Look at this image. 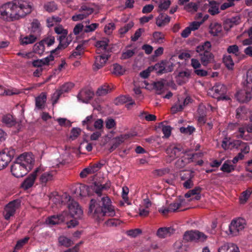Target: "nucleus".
<instances>
[{"label": "nucleus", "mask_w": 252, "mask_h": 252, "mask_svg": "<svg viewBox=\"0 0 252 252\" xmlns=\"http://www.w3.org/2000/svg\"><path fill=\"white\" fill-rule=\"evenodd\" d=\"M175 232V229L171 227H160L157 232V235L160 238H164L170 236Z\"/></svg>", "instance_id": "aec40b11"}, {"label": "nucleus", "mask_w": 252, "mask_h": 252, "mask_svg": "<svg viewBox=\"0 0 252 252\" xmlns=\"http://www.w3.org/2000/svg\"><path fill=\"white\" fill-rule=\"evenodd\" d=\"M49 198L50 201L55 204H60L63 202L61 196L57 194H54L53 193L50 195Z\"/></svg>", "instance_id": "ea45409f"}, {"label": "nucleus", "mask_w": 252, "mask_h": 252, "mask_svg": "<svg viewBox=\"0 0 252 252\" xmlns=\"http://www.w3.org/2000/svg\"><path fill=\"white\" fill-rule=\"evenodd\" d=\"M98 26V24L93 23L90 25L86 26L84 30L85 32H89L94 31Z\"/></svg>", "instance_id": "338daca9"}, {"label": "nucleus", "mask_w": 252, "mask_h": 252, "mask_svg": "<svg viewBox=\"0 0 252 252\" xmlns=\"http://www.w3.org/2000/svg\"><path fill=\"white\" fill-rule=\"evenodd\" d=\"M94 119L93 115H90L87 117L85 120L82 121V125L86 126L87 129L90 130H93V129L90 127V126L92 124L94 121Z\"/></svg>", "instance_id": "e433bc0d"}, {"label": "nucleus", "mask_w": 252, "mask_h": 252, "mask_svg": "<svg viewBox=\"0 0 252 252\" xmlns=\"http://www.w3.org/2000/svg\"><path fill=\"white\" fill-rule=\"evenodd\" d=\"M145 31L144 29L140 28L138 29L135 32L133 36L131 37V40L133 41H137L138 38L141 36L142 32H144Z\"/></svg>", "instance_id": "bf43d9fd"}, {"label": "nucleus", "mask_w": 252, "mask_h": 252, "mask_svg": "<svg viewBox=\"0 0 252 252\" xmlns=\"http://www.w3.org/2000/svg\"><path fill=\"white\" fill-rule=\"evenodd\" d=\"M212 90L215 92L213 97L216 98L218 100H227L230 99L228 96L225 95L227 88L223 84L221 83L216 84L212 88Z\"/></svg>", "instance_id": "1a4fd4ad"}, {"label": "nucleus", "mask_w": 252, "mask_h": 252, "mask_svg": "<svg viewBox=\"0 0 252 252\" xmlns=\"http://www.w3.org/2000/svg\"><path fill=\"white\" fill-rule=\"evenodd\" d=\"M109 42V40L107 38H104L102 40L97 41L95 44V46L97 48L96 53L100 54L102 51L108 53L111 52V49L108 48Z\"/></svg>", "instance_id": "dca6fc26"}, {"label": "nucleus", "mask_w": 252, "mask_h": 252, "mask_svg": "<svg viewBox=\"0 0 252 252\" xmlns=\"http://www.w3.org/2000/svg\"><path fill=\"white\" fill-rule=\"evenodd\" d=\"M207 236L203 232L198 230L186 231L183 235V240L186 242H204Z\"/></svg>", "instance_id": "0eeeda50"}, {"label": "nucleus", "mask_w": 252, "mask_h": 252, "mask_svg": "<svg viewBox=\"0 0 252 252\" xmlns=\"http://www.w3.org/2000/svg\"><path fill=\"white\" fill-rule=\"evenodd\" d=\"M20 44L26 45L32 43V33L28 36H23L22 35L20 37Z\"/></svg>", "instance_id": "37998d69"}, {"label": "nucleus", "mask_w": 252, "mask_h": 252, "mask_svg": "<svg viewBox=\"0 0 252 252\" xmlns=\"http://www.w3.org/2000/svg\"><path fill=\"white\" fill-rule=\"evenodd\" d=\"M126 71L125 68L118 63H114L113 64V73L117 75L121 76L123 75Z\"/></svg>", "instance_id": "7c9ffc66"}, {"label": "nucleus", "mask_w": 252, "mask_h": 252, "mask_svg": "<svg viewBox=\"0 0 252 252\" xmlns=\"http://www.w3.org/2000/svg\"><path fill=\"white\" fill-rule=\"evenodd\" d=\"M184 9L188 12H196L198 10V4L189 2L185 6Z\"/></svg>", "instance_id": "79ce46f5"}, {"label": "nucleus", "mask_w": 252, "mask_h": 252, "mask_svg": "<svg viewBox=\"0 0 252 252\" xmlns=\"http://www.w3.org/2000/svg\"><path fill=\"white\" fill-rule=\"evenodd\" d=\"M32 43L38 39L41 35V28L40 24L37 19L32 20Z\"/></svg>", "instance_id": "a211bd4d"}, {"label": "nucleus", "mask_w": 252, "mask_h": 252, "mask_svg": "<svg viewBox=\"0 0 252 252\" xmlns=\"http://www.w3.org/2000/svg\"><path fill=\"white\" fill-rule=\"evenodd\" d=\"M116 100L117 101L116 104L119 105L126 103L129 101H132V98L129 96L121 95L117 97Z\"/></svg>", "instance_id": "c03bdc74"}, {"label": "nucleus", "mask_w": 252, "mask_h": 252, "mask_svg": "<svg viewBox=\"0 0 252 252\" xmlns=\"http://www.w3.org/2000/svg\"><path fill=\"white\" fill-rule=\"evenodd\" d=\"M47 96L45 93H42L35 98V106L39 109H43L45 108Z\"/></svg>", "instance_id": "5701e85b"}, {"label": "nucleus", "mask_w": 252, "mask_h": 252, "mask_svg": "<svg viewBox=\"0 0 252 252\" xmlns=\"http://www.w3.org/2000/svg\"><path fill=\"white\" fill-rule=\"evenodd\" d=\"M62 94L59 92L58 90H56V91L53 94L51 97L53 105H54L57 102L58 99Z\"/></svg>", "instance_id": "774afa93"}, {"label": "nucleus", "mask_w": 252, "mask_h": 252, "mask_svg": "<svg viewBox=\"0 0 252 252\" xmlns=\"http://www.w3.org/2000/svg\"><path fill=\"white\" fill-rule=\"evenodd\" d=\"M43 44L45 43L48 47L52 45L55 42V38L54 36L48 35L47 37H45L43 39L41 40Z\"/></svg>", "instance_id": "a18cd8bd"}, {"label": "nucleus", "mask_w": 252, "mask_h": 252, "mask_svg": "<svg viewBox=\"0 0 252 252\" xmlns=\"http://www.w3.org/2000/svg\"><path fill=\"white\" fill-rule=\"evenodd\" d=\"M71 87L72 84L71 83H65L58 90L62 94H63L64 93L67 92Z\"/></svg>", "instance_id": "e2e57ef3"}, {"label": "nucleus", "mask_w": 252, "mask_h": 252, "mask_svg": "<svg viewBox=\"0 0 252 252\" xmlns=\"http://www.w3.org/2000/svg\"><path fill=\"white\" fill-rule=\"evenodd\" d=\"M240 23V18L239 16L232 17L226 19L223 22L224 30L228 31L234 26L238 25Z\"/></svg>", "instance_id": "f3484780"}, {"label": "nucleus", "mask_w": 252, "mask_h": 252, "mask_svg": "<svg viewBox=\"0 0 252 252\" xmlns=\"http://www.w3.org/2000/svg\"><path fill=\"white\" fill-rule=\"evenodd\" d=\"M30 239V237L26 236L24 238L18 240L17 242L16 245L14 247V251H13V252H15L16 250L20 249L24 245H25L28 242Z\"/></svg>", "instance_id": "58836bf2"}, {"label": "nucleus", "mask_w": 252, "mask_h": 252, "mask_svg": "<svg viewBox=\"0 0 252 252\" xmlns=\"http://www.w3.org/2000/svg\"><path fill=\"white\" fill-rule=\"evenodd\" d=\"M58 241L61 246H63L65 247H69L73 244V241L71 239L63 236L59 237Z\"/></svg>", "instance_id": "c756f323"}, {"label": "nucleus", "mask_w": 252, "mask_h": 252, "mask_svg": "<svg viewBox=\"0 0 252 252\" xmlns=\"http://www.w3.org/2000/svg\"><path fill=\"white\" fill-rule=\"evenodd\" d=\"M53 175L50 172L43 173L40 177V181L42 184H46L47 182L52 180Z\"/></svg>", "instance_id": "c9c22d12"}, {"label": "nucleus", "mask_w": 252, "mask_h": 252, "mask_svg": "<svg viewBox=\"0 0 252 252\" xmlns=\"http://www.w3.org/2000/svg\"><path fill=\"white\" fill-rule=\"evenodd\" d=\"M180 132L183 133L191 134L195 131V128L189 126L187 127H181L180 128Z\"/></svg>", "instance_id": "3c124183"}, {"label": "nucleus", "mask_w": 252, "mask_h": 252, "mask_svg": "<svg viewBox=\"0 0 252 252\" xmlns=\"http://www.w3.org/2000/svg\"><path fill=\"white\" fill-rule=\"evenodd\" d=\"M115 28V24L111 23L106 25L104 27V32L107 34H110L112 32Z\"/></svg>", "instance_id": "0e129e2a"}, {"label": "nucleus", "mask_w": 252, "mask_h": 252, "mask_svg": "<svg viewBox=\"0 0 252 252\" xmlns=\"http://www.w3.org/2000/svg\"><path fill=\"white\" fill-rule=\"evenodd\" d=\"M174 64L173 63H169L167 60H161L154 65H151L152 71H155L157 75H160L173 70Z\"/></svg>", "instance_id": "423d86ee"}, {"label": "nucleus", "mask_w": 252, "mask_h": 252, "mask_svg": "<svg viewBox=\"0 0 252 252\" xmlns=\"http://www.w3.org/2000/svg\"><path fill=\"white\" fill-rule=\"evenodd\" d=\"M21 201L19 199H15L9 202L5 206L4 211V218L8 220L11 216H13L16 211L21 205Z\"/></svg>", "instance_id": "9d476101"}, {"label": "nucleus", "mask_w": 252, "mask_h": 252, "mask_svg": "<svg viewBox=\"0 0 252 252\" xmlns=\"http://www.w3.org/2000/svg\"><path fill=\"white\" fill-rule=\"evenodd\" d=\"M20 187L25 190L32 188V174H30L28 177L23 182Z\"/></svg>", "instance_id": "473e14b6"}, {"label": "nucleus", "mask_w": 252, "mask_h": 252, "mask_svg": "<svg viewBox=\"0 0 252 252\" xmlns=\"http://www.w3.org/2000/svg\"><path fill=\"white\" fill-rule=\"evenodd\" d=\"M153 36L156 42L158 43H161L163 42V39L164 37L161 32H154L153 34Z\"/></svg>", "instance_id": "49530a36"}, {"label": "nucleus", "mask_w": 252, "mask_h": 252, "mask_svg": "<svg viewBox=\"0 0 252 252\" xmlns=\"http://www.w3.org/2000/svg\"><path fill=\"white\" fill-rule=\"evenodd\" d=\"M61 46V45H58L57 48L50 52V55L49 56L41 60L32 61V66H39L43 65H48L50 61H52L54 60V57L53 54L60 50L63 49Z\"/></svg>", "instance_id": "ddd939ff"}, {"label": "nucleus", "mask_w": 252, "mask_h": 252, "mask_svg": "<svg viewBox=\"0 0 252 252\" xmlns=\"http://www.w3.org/2000/svg\"><path fill=\"white\" fill-rule=\"evenodd\" d=\"M227 51L228 53H233L237 56L239 52V47L236 45H230L228 47Z\"/></svg>", "instance_id": "052dcab7"}, {"label": "nucleus", "mask_w": 252, "mask_h": 252, "mask_svg": "<svg viewBox=\"0 0 252 252\" xmlns=\"http://www.w3.org/2000/svg\"><path fill=\"white\" fill-rule=\"evenodd\" d=\"M94 93L90 89H86L81 92L80 94H78L77 97L79 100H81L83 102H87L89 100L91 99Z\"/></svg>", "instance_id": "412c9836"}, {"label": "nucleus", "mask_w": 252, "mask_h": 252, "mask_svg": "<svg viewBox=\"0 0 252 252\" xmlns=\"http://www.w3.org/2000/svg\"><path fill=\"white\" fill-rule=\"evenodd\" d=\"M211 48V42L208 41L197 46L196 48V51L199 53L200 60L204 66H207L208 64L215 62L214 56L210 52Z\"/></svg>", "instance_id": "20e7f679"}, {"label": "nucleus", "mask_w": 252, "mask_h": 252, "mask_svg": "<svg viewBox=\"0 0 252 252\" xmlns=\"http://www.w3.org/2000/svg\"><path fill=\"white\" fill-rule=\"evenodd\" d=\"M134 25L132 22H130L128 24L125 25L124 27H122L119 30V33L121 34H124L126 33Z\"/></svg>", "instance_id": "de8ad7c7"}, {"label": "nucleus", "mask_w": 252, "mask_h": 252, "mask_svg": "<svg viewBox=\"0 0 252 252\" xmlns=\"http://www.w3.org/2000/svg\"><path fill=\"white\" fill-rule=\"evenodd\" d=\"M2 122L8 127H12L13 126H17V132L19 131L21 128V122L17 121L13 116L10 114H7L2 116L1 119Z\"/></svg>", "instance_id": "4468645a"}, {"label": "nucleus", "mask_w": 252, "mask_h": 252, "mask_svg": "<svg viewBox=\"0 0 252 252\" xmlns=\"http://www.w3.org/2000/svg\"><path fill=\"white\" fill-rule=\"evenodd\" d=\"M220 3L215 0L209 1L208 12L212 15H215L220 13Z\"/></svg>", "instance_id": "393cba45"}, {"label": "nucleus", "mask_w": 252, "mask_h": 252, "mask_svg": "<svg viewBox=\"0 0 252 252\" xmlns=\"http://www.w3.org/2000/svg\"><path fill=\"white\" fill-rule=\"evenodd\" d=\"M172 127L170 126H165L162 128V131L164 134L163 137L168 138L171 135Z\"/></svg>", "instance_id": "603ef678"}, {"label": "nucleus", "mask_w": 252, "mask_h": 252, "mask_svg": "<svg viewBox=\"0 0 252 252\" xmlns=\"http://www.w3.org/2000/svg\"><path fill=\"white\" fill-rule=\"evenodd\" d=\"M69 214L66 211L62 212L61 214L53 215L48 217L46 222L47 224L54 225L62 223L68 219Z\"/></svg>", "instance_id": "9b49d317"}, {"label": "nucleus", "mask_w": 252, "mask_h": 252, "mask_svg": "<svg viewBox=\"0 0 252 252\" xmlns=\"http://www.w3.org/2000/svg\"><path fill=\"white\" fill-rule=\"evenodd\" d=\"M110 90L108 86L104 85L98 88L96 94L98 96H103L108 94Z\"/></svg>", "instance_id": "f704fd0d"}, {"label": "nucleus", "mask_w": 252, "mask_h": 252, "mask_svg": "<svg viewBox=\"0 0 252 252\" xmlns=\"http://www.w3.org/2000/svg\"><path fill=\"white\" fill-rule=\"evenodd\" d=\"M170 17L163 13H160L156 18V25L159 27H162L169 23Z\"/></svg>", "instance_id": "b1692460"}, {"label": "nucleus", "mask_w": 252, "mask_h": 252, "mask_svg": "<svg viewBox=\"0 0 252 252\" xmlns=\"http://www.w3.org/2000/svg\"><path fill=\"white\" fill-rule=\"evenodd\" d=\"M92 169L90 167L84 168L80 173V177L81 178H85L87 177L89 174H93V170H91Z\"/></svg>", "instance_id": "864d4df0"}, {"label": "nucleus", "mask_w": 252, "mask_h": 252, "mask_svg": "<svg viewBox=\"0 0 252 252\" xmlns=\"http://www.w3.org/2000/svg\"><path fill=\"white\" fill-rule=\"evenodd\" d=\"M218 252H240V251L235 244L227 243L219 247Z\"/></svg>", "instance_id": "6ab92c4d"}, {"label": "nucleus", "mask_w": 252, "mask_h": 252, "mask_svg": "<svg viewBox=\"0 0 252 252\" xmlns=\"http://www.w3.org/2000/svg\"><path fill=\"white\" fill-rule=\"evenodd\" d=\"M129 192L128 188L127 187H124L123 188V192H122V197L126 203L128 205H130V203L128 201V197L127 196V194Z\"/></svg>", "instance_id": "13d9d810"}, {"label": "nucleus", "mask_w": 252, "mask_h": 252, "mask_svg": "<svg viewBox=\"0 0 252 252\" xmlns=\"http://www.w3.org/2000/svg\"><path fill=\"white\" fill-rule=\"evenodd\" d=\"M17 55L21 56L22 58L21 63H23L25 64L23 65L24 67H30L32 65V62L30 60L32 58V52H19L17 53Z\"/></svg>", "instance_id": "4be33fe9"}, {"label": "nucleus", "mask_w": 252, "mask_h": 252, "mask_svg": "<svg viewBox=\"0 0 252 252\" xmlns=\"http://www.w3.org/2000/svg\"><path fill=\"white\" fill-rule=\"evenodd\" d=\"M69 203L68 208L69 211L70 216L75 218H80L83 214V211L78 203L74 200H70V196H69Z\"/></svg>", "instance_id": "f8f14e48"}, {"label": "nucleus", "mask_w": 252, "mask_h": 252, "mask_svg": "<svg viewBox=\"0 0 252 252\" xmlns=\"http://www.w3.org/2000/svg\"><path fill=\"white\" fill-rule=\"evenodd\" d=\"M165 80L162 79L160 81L154 83V88L157 91L156 94H162L164 91Z\"/></svg>", "instance_id": "bb28decb"}, {"label": "nucleus", "mask_w": 252, "mask_h": 252, "mask_svg": "<svg viewBox=\"0 0 252 252\" xmlns=\"http://www.w3.org/2000/svg\"><path fill=\"white\" fill-rule=\"evenodd\" d=\"M223 63L228 69L232 70L233 69L234 63L230 55L224 56Z\"/></svg>", "instance_id": "cd10ccee"}, {"label": "nucleus", "mask_w": 252, "mask_h": 252, "mask_svg": "<svg viewBox=\"0 0 252 252\" xmlns=\"http://www.w3.org/2000/svg\"><path fill=\"white\" fill-rule=\"evenodd\" d=\"M177 151L176 149H174V147L170 146L166 149V153L170 155V157L176 158L178 157Z\"/></svg>", "instance_id": "69168bd1"}, {"label": "nucleus", "mask_w": 252, "mask_h": 252, "mask_svg": "<svg viewBox=\"0 0 252 252\" xmlns=\"http://www.w3.org/2000/svg\"><path fill=\"white\" fill-rule=\"evenodd\" d=\"M141 233L142 230L139 228L131 229L127 231V235L132 237H136L139 234Z\"/></svg>", "instance_id": "680f3d73"}, {"label": "nucleus", "mask_w": 252, "mask_h": 252, "mask_svg": "<svg viewBox=\"0 0 252 252\" xmlns=\"http://www.w3.org/2000/svg\"><path fill=\"white\" fill-rule=\"evenodd\" d=\"M16 155L13 147L5 148L0 151V170L5 168Z\"/></svg>", "instance_id": "39448f33"}, {"label": "nucleus", "mask_w": 252, "mask_h": 252, "mask_svg": "<svg viewBox=\"0 0 252 252\" xmlns=\"http://www.w3.org/2000/svg\"><path fill=\"white\" fill-rule=\"evenodd\" d=\"M44 49V45L42 43L41 41H40L33 45L32 47V52L41 55L43 53Z\"/></svg>", "instance_id": "c85d7f7f"}, {"label": "nucleus", "mask_w": 252, "mask_h": 252, "mask_svg": "<svg viewBox=\"0 0 252 252\" xmlns=\"http://www.w3.org/2000/svg\"><path fill=\"white\" fill-rule=\"evenodd\" d=\"M44 8L48 12H52L57 9V5L54 1H49L44 4Z\"/></svg>", "instance_id": "72a5a7b5"}, {"label": "nucleus", "mask_w": 252, "mask_h": 252, "mask_svg": "<svg viewBox=\"0 0 252 252\" xmlns=\"http://www.w3.org/2000/svg\"><path fill=\"white\" fill-rule=\"evenodd\" d=\"M181 179L185 181L189 179H192L194 177L193 171H186L180 174Z\"/></svg>", "instance_id": "4c0bfd02"}, {"label": "nucleus", "mask_w": 252, "mask_h": 252, "mask_svg": "<svg viewBox=\"0 0 252 252\" xmlns=\"http://www.w3.org/2000/svg\"><path fill=\"white\" fill-rule=\"evenodd\" d=\"M129 137V134L121 135L120 136L116 137L113 139V145L115 146L116 148H117L125 140L127 139Z\"/></svg>", "instance_id": "2f4dec72"}, {"label": "nucleus", "mask_w": 252, "mask_h": 252, "mask_svg": "<svg viewBox=\"0 0 252 252\" xmlns=\"http://www.w3.org/2000/svg\"><path fill=\"white\" fill-rule=\"evenodd\" d=\"M220 170L223 172L229 173L234 170V168L232 165H230L225 162L221 167Z\"/></svg>", "instance_id": "8fccbe9b"}, {"label": "nucleus", "mask_w": 252, "mask_h": 252, "mask_svg": "<svg viewBox=\"0 0 252 252\" xmlns=\"http://www.w3.org/2000/svg\"><path fill=\"white\" fill-rule=\"evenodd\" d=\"M110 186V183L102 185L96 182L91 186L98 197L96 199L90 200L88 214L97 221L103 220V218L105 216L113 217L115 215L114 207L111 205V201L109 197H101L102 189H109Z\"/></svg>", "instance_id": "f257e3e1"}, {"label": "nucleus", "mask_w": 252, "mask_h": 252, "mask_svg": "<svg viewBox=\"0 0 252 252\" xmlns=\"http://www.w3.org/2000/svg\"><path fill=\"white\" fill-rule=\"evenodd\" d=\"M30 2L22 0H13L0 7V18L7 21H13L30 13Z\"/></svg>", "instance_id": "f03ea898"}, {"label": "nucleus", "mask_w": 252, "mask_h": 252, "mask_svg": "<svg viewBox=\"0 0 252 252\" xmlns=\"http://www.w3.org/2000/svg\"><path fill=\"white\" fill-rule=\"evenodd\" d=\"M171 4L170 0H163L160 4L158 5V11L159 12L162 10H167Z\"/></svg>", "instance_id": "a19ab883"}, {"label": "nucleus", "mask_w": 252, "mask_h": 252, "mask_svg": "<svg viewBox=\"0 0 252 252\" xmlns=\"http://www.w3.org/2000/svg\"><path fill=\"white\" fill-rule=\"evenodd\" d=\"M242 144H245V142L239 140H234L233 142H229V145L230 146H231V149L232 148H235L237 149H238V148L242 145Z\"/></svg>", "instance_id": "5fc2aeb1"}, {"label": "nucleus", "mask_w": 252, "mask_h": 252, "mask_svg": "<svg viewBox=\"0 0 252 252\" xmlns=\"http://www.w3.org/2000/svg\"><path fill=\"white\" fill-rule=\"evenodd\" d=\"M54 30L55 32L58 34L67 35L68 33L67 30L64 29L61 25L55 27Z\"/></svg>", "instance_id": "4d7b16f0"}, {"label": "nucleus", "mask_w": 252, "mask_h": 252, "mask_svg": "<svg viewBox=\"0 0 252 252\" xmlns=\"http://www.w3.org/2000/svg\"><path fill=\"white\" fill-rule=\"evenodd\" d=\"M32 169V156L30 153L20 155L11 165L10 171L13 176L20 178L26 175Z\"/></svg>", "instance_id": "7ed1b4c3"}, {"label": "nucleus", "mask_w": 252, "mask_h": 252, "mask_svg": "<svg viewBox=\"0 0 252 252\" xmlns=\"http://www.w3.org/2000/svg\"><path fill=\"white\" fill-rule=\"evenodd\" d=\"M81 129L79 128H73L70 132V138L74 140L80 134Z\"/></svg>", "instance_id": "6e6d98bb"}, {"label": "nucleus", "mask_w": 252, "mask_h": 252, "mask_svg": "<svg viewBox=\"0 0 252 252\" xmlns=\"http://www.w3.org/2000/svg\"><path fill=\"white\" fill-rule=\"evenodd\" d=\"M135 54L133 50H127L126 52L122 54L121 59L126 60L132 57Z\"/></svg>", "instance_id": "09e8293b"}, {"label": "nucleus", "mask_w": 252, "mask_h": 252, "mask_svg": "<svg viewBox=\"0 0 252 252\" xmlns=\"http://www.w3.org/2000/svg\"><path fill=\"white\" fill-rule=\"evenodd\" d=\"M209 33L214 36H217L222 31L221 25L218 23H212L210 25Z\"/></svg>", "instance_id": "a878e982"}, {"label": "nucleus", "mask_w": 252, "mask_h": 252, "mask_svg": "<svg viewBox=\"0 0 252 252\" xmlns=\"http://www.w3.org/2000/svg\"><path fill=\"white\" fill-rule=\"evenodd\" d=\"M245 224V220L243 219L238 218L232 220L229 226L230 234L232 236H237L239 231L244 228Z\"/></svg>", "instance_id": "6e6552de"}, {"label": "nucleus", "mask_w": 252, "mask_h": 252, "mask_svg": "<svg viewBox=\"0 0 252 252\" xmlns=\"http://www.w3.org/2000/svg\"><path fill=\"white\" fill-rule=\"evenodd\" d=\"M110 57V55L105 54L96 56L94 64V70L96 71L102 67Z\"/></svg>", "instance_id": "2eb2a0df"}]
</instances>
